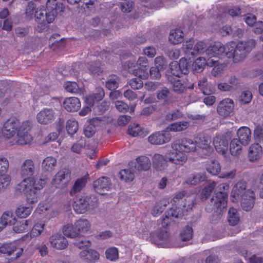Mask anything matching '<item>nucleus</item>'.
<instances>
[{
	"label": "nucleus",
	"mask_w": 263,
	"mask_h": 263,
	"mask_svg": "<svg viewBox=\"0 0 263 263\" xmlns=\"http://www.w3.org/2000/svg\"><path fill=\"white\" fill-rule=\"evenodd\" d=\"M74 226L76 227L78 234L80 235L85 234L89 231L91 223L88 219L81 218L74 221Z\"/></svg>",
	"instance_id": "bb28decb"
},
{
	"label": "nucleus",
	"mask_w": 263,
	"mask_h": 263,
	"mask_svg": "<svg viewBox=\"0 0 263 263\" xmlns=\"http://www.w3.org/2000/svg\"><path fill=\"white\" fill-rule=\"evenodd\" d=\"M151 161L149 159L146 157L142 156L136 159V168L138 171H146L149 168Z\"/></svg>",
	"instance_id": "473e14b6"
},
{
	"label": "nucleus",
	"mask_w": 263,
	"mask_h": 263,
	"mask_svg": "<svg viewBox=\"0 0 263 263\" xmlns=\"http://www.w3.org/2000/svg\"><path fill=\"white\" fill-rule=\"evenodd\" d=\"M66 129L68 134H74L78 129V122L73 118L68 120L66 122Z\"/></svg>",
	"instance_id": "3c124183"
},
{
	"label": "nucleus",
	"mask_w": 263,
	"mask_h": 263,
	"mask_svg": "<svg viewBox=\"0 0 263 263\" xmlns=\"http://www.w3.org/2000/svg\"><path fill=\"white\" fill-rule=\"evenodd\" d=\"M23 180L16 186V191L25 194L34 190H42L45 185L46 181L40 179L35 180L33 177L23 178Z\"/></svg>",
	"instance_id": "0eeeda50"
},
{
	"label": "nucleus",
	"mask_w": 263,
	"mask_h": 263,
	"mask_svg": "<svg viewBox=\"0 0 263 263\" xmlns=\"http://www.w3.org/2000/svg\"><path fill=\"white\" fill-rule=\"evenodd\" d=\"M229 138L225 135H218L214 138L213 145L216 151L222 155H224L228 149Z\"/></svg>",
	"instance_id": "a211bd4d"
},
{
	"label": "nucleus",
	"mask_w": 263,
	"mask_h": 263,
	"mask_svg": "<svg viewBox=\"0 0 263 263\" xmlns=\"http://www.w3.org/2000/svg\"><path fill=\"white\" fill-rule=\"evenodd\" d=\"M129 85L134 89H139L143 86V83L141 79L134 78L129 81Z\"/></svg>",
	"instance_id": "338daca9"
},
{
	"label": "nucleus",
	"mask_w": 263,
	"mask_h": 263,
	"mask_svg": "<svg viewBox=\"0 0 263 263\" xmlns=\"http://www.w3.org/2000/svg\"><path fill=\"white\" fill-rule=\"evenodd\" d=\"M40 190H34V191H31L25 194L28 203L32 204L37 202L39 198L38 191Z\"/></svg>",
	"instance_id": "864d4df0"
},
{
	"label": "nucleus",
	"mask_w": 263,
	"mask_h": 263,
	"mask_svg": "<svg viewBox=\"0 0 263 263\" xmlns=\"http://www.w3.org/2000/svg\"><path fill=\"white\" fill-rule=\"evenodd\" d=\"M189 65L185 58H181L178 63L173 61L170 64L169 70L167 73L171 77L170 73L177 77H180L182 74H185L189 72Z\"/></svg>",
	"instance_id": "1a4fd4ad"
},
{
	"label": "nucleus",
	"mask_w": 263,
	"mask_h": 263,
	"mask_svg": "<svg viewBox=\"0 0 263 263\" xmlns=\"http://www.w3.org/2000/svg\"><path fill=\"white\" fill-rule=\"evenodd\" d=\"M206 169L211 174L216 175L220 172L221 167L218 161L212 160L206 164Z\"/></svg>",
	"instance_id": "c03bdc74"
},
{
	"label": "nucleus",
	"mask_w": 263,
	"mask_h": 263,
	"mask_svg": "<svg viewBox=\"0 0 263 263\" xmlns=\"http://www.w3.org/2000/svg\"><path fill=\"white\" fill-rule=\"evenodd\" d=\"M242 144L238 139H233L230 143V152L232 156H238L242 152Z\"/></svg>",
	"instance_id": "c9c22d12"
},
{
	"label": "nucleus",
	"mask_w": 263,
	"mask_h": 263,
	"mask_svg": "<svg viewBox=\"0 0 263 263\" xmlns=\"http://www.w3.org/2000/svg\"><path fill=\"white\" fill-rule=\"evenodd\" d=\"M18 241L4 243L0 246V252L10 256L14 251H16L15 259L20 257L23 253V249L18 247Z\"/></svg>",
	"instance_id": "4468645a"
},
{
	"label": "nucleus",
	"mask_w": 263,
	"mask_h": 263,
	"mask_svg": "<svg viewBox=\"0 0 263 263\" xmlns=\"http://www.w3.org/2000/svg\"><path fill=\"white\" fill-rule=\"evenodd\" d=\"M196 195L194 193H188L185 191H181L177 193L173 199L174 202H178L179 199L185 198V204L183 205L186 207V210H191L193 207Z\"/></svg>",
	"instance_id": "dca6fc26"
},
{
	"label": "nucleus",
	"mask_w": 263,
	"mask_h": 263,
	"mask_svg": "<svg viewBox=\"0 0 263 263\" xmlns=\"http://www.w3.org/2000/svg\"><path fill=\"white\" fill-rule=\"evenodd\" d=\"M9 168V162L4 157L0 158V192L7 189L10 185L11 178L6 174Z\"/></svg>",
	"instance_id": "9d476101"
},
{
	"label": "nucleus",
	"mask_w": 263,
	"mask_h": 263,
	"mask_svg": "<svg viewBox=\"0 0 263 263\" xmlns=\"http://www.w3.org/2000/svg\"><path fill=\"white\" fill-rule=\"evenodd\" d=\"M166 154L165 157L160 154H156L154 155L153 158V163L154 167L159 171L164 170L166 167V163L167 161L170 162L166 159Z\"/></svg>",
	"instance_id": "c85d7f7f"
},
{
	"label": "nucleus",
	"mask_w": 263,
	"mask_h": 263,
	"mask_svg": "<svg viewBox=\"0 0 263 263\" xmlns=\"http://www.w3.org/2000/svg\"><path fill=\"white\" fill-rule=\"evenodd\" d=\"M198 87L204 95H209L214 93L215 90L213 88L208 86V80L204 78L199 80L198 82Z\"/></svg>",
	"instance_id": "79ce46f5"
},
{
	"label": "nucleus",
	"mask_w": 263,
	"mask_h": 263,
	"mask_svg": "<svg viewBox=\"0 0 263 263\" xmlns=\"http://www.w3.org/2000/svg\"><path fill=\"white\" fill-rule=\"evenodd\" d=\"M143 53L148 58H153L156 54V49L153 46H147L143 49Z\"/></svg>",
	"instance_id": "69168bd1"
},
{
	"label": "nucleus",
	"mask_w": 263,
	"mask_h": 263,
	"mask_svg": "<svg viewBox=\"0 0 263 263\" xmlns=\"http://www.w3.org/2000/svg\"><path fill=\"white\" fill-rule=\"evenodd\" d=\"M32 210L31 207L21 205L16 209L15 213L17 217L25 218L31 214Z\"/></svg>",
	"instance_id": "de8ad7c7"
},
{
	"label": "nucleus",
	"mask_w": 263,
	"mask_h": 263,
	"mask_svg": "<svg viewBox=\"0 0 263 263\" xmlns=\"http://www.w3.org/2000/svg\"><path fill=\"white\" fill-rule=\"evenodd\" d=\"M63 233L64 235L69 238H76L79 236L76 227L74 226V223H68L64 226L63 229Z\"/></svg>",
	"instance_id": "ea45409f"
},
{
	"label": "nucleus",
	"mask_w": 263,
	"mask_h": 263,
	"mask_svg": "<svg viewBox=\"0 0 263 263\" xmlns=\"http://www.w3.org/2000/svg\"><path fill=\"white\" fill-rule=\"evenodd\" d=\"M262 154V148L258 144H252L249 147L248 156L251 161H254L259 159Z\"/></svg>",
	"instance_id": "7c9ffc66"
},
{
	"label": "nucleus",
	"mask_w": 263,
	"mask_h": 263,
	"mask_svg": "<svg viewBox=\"0 0 263 263\" xmlns=\"http://www.w3.org/2000/svg\"><path fill=\"white\" fill-rule=\"evenodd\" d=\"M31 224V219H27L17 223L13 228V231L17 233H23L28 229Z\"/></svg>",
	"instance_id": "8fccbe9b"
},
{
	"label": "nucleus",
	"mask_w": 263,
	"mask_h": 263,
	"mask_svg": "<svg viewBox=\"0 0 263 263\" xmlns=\"http://www.w3.org/2000/svg\"><path fill=\"white\" fill-rule=\"evenodd\" d=\"M183 36L184 33L181 29H173L170 31L168 41L172 44H178L182 41Z\"/></svg>",
	"instance_id": "2f4dec72"
},
{
	"label": "nucleus",
	"mask_w": 263,
	"mask_h": 263,
	"mask_svg": "<svg viewBox=\"0 0 263 263\" xmlns=\"http://www.w3.org/2000/svg\"><path fill=\"white\" fill-rule=\"evenodd\" d=\"M216 62L214 59H208L207 60L202 57L198 58L192 64V69L196 72H200L203 71L204 66L207 65L209 66L213 67Z\"/></svg>",
	"instance_id": "4be33fe9"
},
{
	"label": "nucleus",
	"mask_w": 263,
	"mask_h": 263,
	"mask_svg": "<svg viewBox=\"0 0 263 263\" xmlns=\"http://www.w3.org/2000/svg\"><path fill=\"white\" fill-rule=\"evenodd\" d=\"M105 254L108 259L111 261H115L118 258L119 251L117 248L112 247L106 250Z\"/></svg>",
	"instance_id": "603ef678"
},
{
	"label": "nucleus",
	"mask_w": 263,
	"mask_h": 263,
	"mask_svg": "<svg viewBox=\"0 0 263 263\" xmlns=\"http://www.w3.org/2000/svg\"><path fill=\"white\" fill-rule=\"evenodd\" d=\"M254 136L255 139L259 141L263 142V127L258 126L254 130Z\"/></svg>",
	"instance_id": "774afa93"
},
{
	"label": "nucleus",
	"mask_w": 263,
	"mask_h": 263,
	"mask_svg": "<svg viewBox=\"0 0 263 263\" xmlns=\"http://www.w3.org/2000/svg\"><path fill=\"white\" fill-rule=\"evenodd\" d=\"M171 134L166 130L156 132L151 135L148 138V141L152 144L161 145L167 143L171 140Z\"/></svg>",
	"instance_id": "2eb2a0df"
},
{
	"label": "nucleus",
	"mask_w": 263,
	"mask_h": 263,
	"mask_svg": "<svg viewBox=\"0 0 263 263\" xmlns=\"http://www.w3.org/2000/svg\"><path fill=\"white\" fill-rule=\"evenodd\" d=\"M166 76L171 82L174 91L177 92H181L184 90L185 88L187 87V86L181 80L176 78H170L168 73H166Z\"/></svg>",
	"instance_id": "f704fd0d"
},
{
	"label": "nucleus",
	"mask_w": 263,
	"mask_h": 263,
	"mask_svg": "<svg viewBox=\"0 0 263 263\" xmlns=\"http://www.w3.org/2000/svg\"><path fill=\"white\" fill-rule=\"evenodd\" d=\"M64 9V5L57 2V0H48L46 10L44 9V6H38L35 11L34 16L36 22L41 26L36 30L41 31L44 29L46 24L53 22L57 14L63 12Z\"/></svg>",
	"instance_id": "20e7f679"
},
{
	"label": "nucleus",
	"mask_w": 263,
	"mask_h": 263,
	"mask_svg": "<svg viewBox=\"0 0 263 263\" xmlns=\"http://www.w3.org/2000/svg\"><path fill=\"white\" fill-rule=\"evenodd\" d=\"M228 219L229 223L232 226H235L238 223L240 217L236 209L233 208L229 209Z\"/></svg>",
	"instance_id": "49530a36"
},
{
	"label": "nucleus",
	"mask_w": 263,
	"mask_h": 263,
	"mask_svg": "<svg viewBox=\"0 0 263 263\" xmlns=\"http://www.w3.org/2000/svg\"><path fill=\"white\" fill-rule=\"evenodd\" d=\"M109 179L105 176L100 177L93 182V186L96 192L100 194H103L105 191H109L111 186Z\"/></svg>",
	"instance_id": "412c9836"
},
{
	"label": "nucleus",
	"mask_w": 263,
	"mask_h": 263,
	"mask_svg": "<svg viewBox=\"0 0 263 263\" xmlns=\"http://www.w3.org/2000/svg\"><path fill=\"white\" fill-rule=\"evenodd\" d=\"M247 183L243 180L237 182L233 186L231 194V200L232 202H237L241 200L242 209L245 211L250 210L253 206L255 200L254 192L247 189Z\"/></svg>",
	"instance_id": "39448f33"
},
{
	"label": "nucleus",
	"mask_w": 263,
	"mask_h": 263,
	"mask_svg": "<svg viewBox=\"0 0 263 263\" xmlns=\"http://www.w3.org/2000/svg\"><path fill=\"white\" fill-rule=\"evenodd\" d=\"M70 172L67 169H62L59 171L54 176L52 183L56 187H60L63 181L67 180L68 181L70 179Z\"/></svg>",
	"instance_id": "393cba45"
},
{
	"label": "nucleus",
	"mask_w": 263,
	"mask_h": 263,
	"mask_svg": "<svg viewBox=\"0 0 263 263\" xmlns=\"http://www.w3.org/2000/svg\"><path fill=\"white\" fill-rule=\"evenodd\" d=\"M238 140L243 145H247L250 142L251 132L249 128L246 126L240 127L237 132Z\"/></svg>",
	"instance_id": "b1692460"
},
{
	"label": "nucleus",
	"mask_w": 263,
	"mask_h": 263,
	"mask_svg": "<svg viewBox=\"0 0 263 263\" xmlns=\"http://www.w3.org/2000/svg\"><path fill=\"white\" fill-rule=\"evenodd\" d=\"M120 179L125 182H130L133 180L135 175L133 171L129 169H124L119 173Z\"/></svg>",
	"instance_id": "09e8293b"
},
{
	"label": "nucleus",
	"mask_w": 263,
	"mask_h": 263,
	"mask_svg": "<svg viewBox=\"0 0 263 263\" xmlns=\"http://www.w3.org/2000/svg\"><path fill=\"white\" fill-rule=\"evenodd\" d=\"M215 60L216 62L213 66L214 67L212 70L211 73L213 76L217 77L220 76L222 74L224 66L223 64H217L218 61L217 60Z\"/></svg>",
	"instance_id": "e2e57ef3"
},
{
	"label": "nucleus",
	"mask_w": 263,
	"mask_h": 263,
	"mask_svg": "<svg viewBox=\"0 0 263 263\" xmlns=\"http://www.w3.org/2000/svg\"><path fill=\"white\" fill-rule=\"evenodd\" d=\"M54 111L51 108H44L36 116L37 122L41 124L47 125L52 123L55 119Z\"/></svg>",
	"instance_id": "f8f14e48"
},
{
	"label": "nucleus",
	"mask_w": 263,
	"mask_h": 263,
	"mask_svg": "<svg viewBox=\"0 0 263 263\" xmlns=\"http://www.w3.org/2000/svg\"><path fill=\"white\" fill-rule=\"evenodd\" d=\"M252 99V93L249 90H245L241 92L239 98V101L241 104H248L251 102Z\"/></svg>",
	"instance_id": "680f3d73"
},
{
	"label": "nucleus",
	"mask_w": 263,
	"mask_h": 263,
	"mask_svg": "<svg viewBox=\"0 0 263 263\" xmlns=\"http://www.w3.org/2000/svg\"><path fill=\"white\" fill-rule=\"evenodd\" d=\"M198 146L203 150H205L208 153L212 151V148L210 146L211 139L209 136L203 135L201 136L197 142Z\"/></svg>",
	"instance_id": "37998d69"
},
{
	"label": "nucleus",
	"mask_w": 263,
	"mask_h": 263,
	"mask_svg": "<svg viewBox=\"0 0 263 263\" xmlns=\"http://www.w3.org/2000/svg\"><path fill=\"white\" fill-rule=\"evenodd\" d=\"M166 214L173 221H175V219L181 217L183 215L182 212H181L179 208L177 207L172 208L167 211Z\"/></svg>",
	"instance_id": "5fc2aeb1"
},
{
	"label": "nucleus",
	"mask_w": 263,
	"mask_h": 263,
	"mask_svg": "<svg viewBox=\"0 0 263 263\" xmlns=\"http://www.w3.org/2000/svg\"><path fill=\"white\" fill-rule=\"evenodd\" d=\"M171 147L172 150L167 152L166 159L176 165L181 166L187 159L185 153L195 152L197 143L192 139L184 138L173 142Z\"/></svg>",
	"instance_id": "7ed1b4c3"
},
{
	"label": "nucleus",
	"mask_w": 263,
	"mask_h": 263,
	"mask_svg": "<svg viewBox=\"0 0 263 263\" xmlns=\"http://www.w3.org/2000/svg\"><path fill=\"white\" fill-rule=\"evenodd\" d=\"M149 240L158 247H166L168 242V234L166 231L159 234H151Z\"/></svg>",
	"instance_id": "aec40b11"
},
{
	"label": "nucleus",
	"mask_w": 263,
	"mask_h": 263,
	"mask_svg": "<svg viewBox=\"0 0 263 263\" xmlns=\"http://www.w3.org/2000/svg\"><path fill=\"white\" fill-rule=\"evenodd\" d=\"M193 230L192 227L186 226L181 231L180 233V237L183 241L189 240L192 238Z\"/></svg>",
	"instance_id": "052dcab7"
},
{
	"label": "nucleus",
	"mask_w": 263,
	"mask_h": 263,
	"mask_svg": "<svg viewBox=\"0 0 263 263\" xmlns=\"http://www.w3.org/2000/svg\"><path fill=\"white\" fill-rule=\"evenodd\" d=\"M253 40L247 42H234L228 43L224 46L219 42L208 46L204 42H197L193 39L187 41L183 44V50L186 57L190 55L194 57L198 54L205 52L208 59L216 60L226 55L229 59H233L235 63L243 60L255 45Z\"/></svg>",
	"instance_id": "f257e3e1"
},
{
	"label": "nucleus",
	"mask_w": 263,
	"mask_h": 263,
	"mask_svg": "<svg viewBox=\"0 0 263 263\" xmlns=\"http://www.w3.org/2000/svg\"><path fill=\"white\" fill-rule=\"evenodd\" d=\"M216 186V183L215 181H209L205 185L200 194V197L202 200L207 199L211 194L214 189Z\"/></svg>",
	"instance_id": "58836bf2"
},
{
	"label": "nucleus",
	"mask_w": 263,
	"mask_h": 263,
	"mask_svg": "<svg viewBox=\"0 0 263 263\" xmlns=\"http://www.w3.org/2000/svg\"><path fill=\"white\" fill-rule=\"evenodd\" d=\"M166 205V201L164 200H162L160 202L157 203L152 210V214L154 216H158L162 212Z\"/></svg>",
	"instance_id": "4d7b16f0"
},
{
	"label": "nucleus",
	"mask_w": 263,
	"mask_h": 263,
	"mask_svg": "<svg viewBox=\"0 0 263 263\" xmlns=\"http://www.w3.org/2000/svg\"><path fill=\"white\" fill-rule=\"evenodd\" d=\"M57 165V159L51 156L45 158L42 163V168L43 172L51 173L54 170Z\"/></svg>",
	"instance_id": "c756f323"
},
{
	"label": "nucleus",
	"mask_w": 263,
	"mask_h": 263,
	"mask_svg": "<svg viewBox=\"0 0 263 263\" xmlns=\"http://www.w3.org/2000/svg\"><path fill=\"white\" fill-rule=\"evenodd\" d=\"M80 257L86 262L96 261L99 258V253L92 249H84L79 254Z\"/></svg>",
	"instance_id": "a878e982"
},
{
	"label": "nucleus",
	"mask_w": 263,
	"mask_h": 263,
	"mask_svg": "<svg viewBox=\"0 0 263 263\" xmlns=\"http://www.w3.org/2000/svg\"><path fill=\"white\" fill-rule=\"evenodd\" d=\"M35 171L33 161L31 159H26L21 165L20 173L22 178L33 177Z\"/></svg>",
	"instance_id": "6ab92c4d"
},
{
	"label": "nucleus",
	"mask_w": 263,
	"mask_h": 263,
	"mask_svg": "<svg viewBox=\"0 0 263 263\" xmlns=\"http://www.w3.org/2000/svg\"><path fill=\"white\" fill-rule=\"evenodd\" d=\"M189 126V123L187 121L177 122L170 124L166 129V130L169 132H180L186 129Z\"/></svg>",
	"instance_id": "4c0bfd02"
},
{
	"label": "nucleus",
	"mask_w": 263,
	"mask_h": 263,
	"mask_svg": "<svg viewBox=\"0 0 263 263\" xmlns=\"http://www.w3.org/2000/svg\"><path fill=\"white\" fill-rule=\"evenodd\" d=\"M235 104L230 98H225L220 101L217 106V114L223 118L231 116L234 109Z\"/></svg>",
	"instance_id": "9b49d317"
},
{
	"label": "nucleus",
	"mask_w": 263,
	"mask_h": 263,
	"mask_svg": "<svg viewBox=\"0 0 263 263\" xmlns=\"http://www.w3.org/2000/svg\"><path fill=\"white\" fill-rule=\"evenodd\" d=\"M1 220L4 226L14 224L16 219L13 213L10 211H7L3 214L1 217Z\"/></svg>",
	"instance_id": "a18cd8bd"
},
{
	"label": "nucleus",
	"mask_w": 263,
	"mask_h": 263,
	"mask_svg": "<svg viewBox=\"0 0 263 263\" xmlns=\"http://www.w3.org/2000/svg\"><path fill=\"white\" fill-rule=\"evenodd\" d=\"M98 205V199L95 195L90 196L82 195L74 201L73 208L78 214H83L87 211H92Z\"/></svg>",
	"instance_id": "423d86ee"
},
{
	"label": "nucleus",
	"mask_w": 263,
	"mask_h": 263,
	"mask_svg": "<svg viewBox=\"0 0 263 263\" xmlns=\"http://www.w3.org/2000/svg\"><path fill=\"white\" fill-rule=\"evenodd\" d=\"M88 179V175L78 179L73 184L72 189L70 190V195L72 196L76 193L81 191L85 186Z\"/></svg>",
	"instance_id": "72a5a7b5"
},
{
	"label": "nucleus",
	"mask_w": 263,
	"mask_h": 263,
	"mask_svg": "<svg viewBox=\"0 0 263 263\" xmlns=\"http://www.w3.org/2000/svg\"><path fill=\"white\" fill-rule=\"evenodd\" d=\"M141 131V128L138 124H133L129 126L128 133L129 135L133 136H137Z\"/></svg>",
	"instance_id": "0e129e2a"
},
{
	"label": "nucleus",
	"mask_w": 263,
	"mask_h": 263,
	"mask_svg": "<svg viewBox=\"0 0 263 263\" xmlns=\"http://www.w3.org/2000/svg\"><path fill=\"white\" fill-rule=\"evenodd\" d=\"M119 79L117 76L110 77L106 82V87L109 90H115L118 86Z\"/></svg>",
	"instance_id": "bf43d9fd"
},
{
	"label": "nucleus",
	"mask_w": 263,
	"mask_h": 263,
	"mask_svg": "<svg viewBox=\"0 0 263 263\" xmlns=\"http://www.w3.org/2000/svg\"><path fill=\"white\" fill-rule=\"evenodd\" d=\"M31 128V123L29 121L20 124L16 120L10 119L4 123L2 133L7 138L12 137L16 134L15 136L16 143L24 145L30 143L32 140V137L30 134Z\"/></svg>",
	"instance_id": "f03ea898"
},
{
	"label": "nucleus",
	"mask_w": 263,
	"mask_h": 263,
	"mask_svg": "<svg viewBox=\"0 0 263 263\" xmlns=\"http://www.w3.org/2000/svg\"><path fill=\"white\" fill-rule=\"evenodd\" d=\"M45 226L44 222L41 221L35 223L31 230L29 236L28 234L26 235L23 237V240H26L27 238L30 239L40 236L45 229Z\"/></svg>",
	"instance_id": "cd10ccee"
},
{
	"label": "nucleus",
	"mask_w": 263,
	"mask_h": 263,
	"mask_svg": "<svg viewBox=\"0 0 263 263\" xmlns=\"http://www.w3.org/2000/svg\"><path fill=\"white\" fill-rule=\"evenodd\" d=\"M229 185L227 183H221L217 187V192L212 198V202L217 209V212L220 213L225 210L227 205V191Z\"/></svg>",
	"instance_id": "6e6552de"
},
{
	"label": "nucleus",
	"mask_w": 263,
	"mask_h": 263,
	"mask_svg": "<svg viewBox=\"0 0 263 263\" xmlns=\"http://www.w3.org/2000/svg\"><path fill=\"white\" fill-rule=\"evenodd\" d=\"M133 74L138 77L141 79H147L149 77V73L147 71V68H138L132 70Z\"/></svg>",
	"instance_id": "13d9d810"
},
{
	"label": "nucleus",
	"mask_w": 263,
	"mask_h": 263,
	"mask_svg": "<svg viewBox=\"0 0 263 263\" xmlns=\"http://www.w3.org/2000/svg\"><path fill=\"white\" fill-rule=\"evenodd\" d=\"M206 179V176L204 173H197L190 176L186 181L187 184L196 185Z\"/></svg>",
	"instance_id": "a19ab883"
},
{
	"label": "nucleus",
	"mask_w": 263,
	"mask_h": 263,
	"mask_svg": "<svg viewBox=\"0 0 263 263\" xmlns=\"http://www.w3.org/2000/svg\"><path fill=\"white\" fill-rule=\"evenodd\" d=\"M107 123V121L104 117H96L91 119L89 123L84 128V135L88 138L91 137L96 132V126H103Z\"/></svg>",
	"instance_id": "ddd939ff"
},
{
	"label": "nucleus",
	"mask_w": 263,
	"mask_h": 263,
	"mask_svg": "<svg viewBox=\"0 0 263 263\" xmlns=\"http://www.w3.org/2000/svg\"><path fill=\"white\" fill-rule=\"evenodd\" d=\"M157 98L163 100L165 103H168L171 98V93L167 88H163L157 93Z\"/></svg>",
	"instance_id": "6e6d98bb"
},
{
	"label": "nucleus",
	"mask_w": 263,
	"mask_h": 263,
	"mask_svg": "<svg viewBox=\"0 0 263 263\" xmlns=\"http://www.w3.org/2000/svg\"><path fill=\"white\" fill-rule=\"evenodd\" d=\"M81 106V102L77 97L66 98L63 102L64 108L67 111H77L80 108Z\"/></svg>",
	"instance_id": "5701e85b"
},
{
	"label": "nucleus",
	"mask_w": 263,
	"mask_h": 263,
	"mask_svg": "<svg viewBox=\"0 0 263 263\" xmlns=\"http://www.w3.org/2000/svg\"><path fill=\"white\" fill-rule=\"evenodd\" d=\"M65 89L70 93L81 94L83 92L82 86H79L76 82L67 81L64 84Z\"/></svg>",
	"instance_id": "e433bc0d"
},
{
	"label": "nucleus",
	"mask_w": 263,
	"mask_h": 263,
	"mask_svg": "<svg viewBox=\"0 0 263 263\" xmlns=\"http://www.w3.org/2000/svg\"><path fill=\"white\" fill-rule=\"evenodd\" d=\"M49 243L52 248L58 250H64L68 245V241L65 237L59 233L54 234L50 237Z\"/></svg>",
	"instance_id": "f3484780"
}]
</instances>
